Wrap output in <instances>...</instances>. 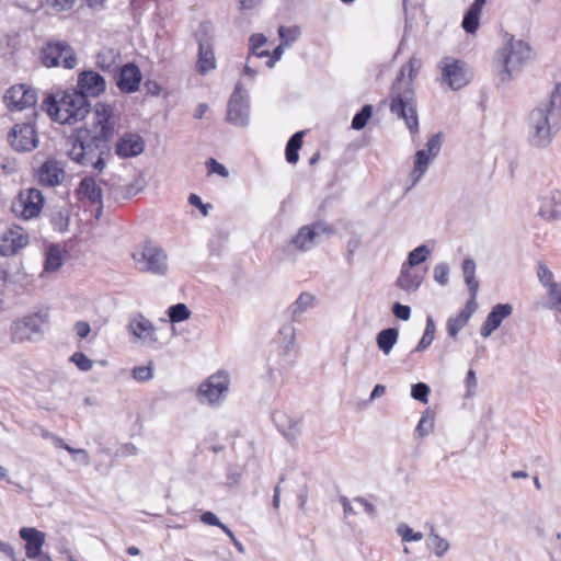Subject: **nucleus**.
Masks as SVG:
<instances>
[{
	"label": "nucleus",
	"instance_id": "1",
	"mask_svg": "<svg viewBox=\"0 0 561 561\" xmlns=\"http://www.w3.org/2000/svg\"><path fill=\"white\" fill-rule=\"evenodd\" d=\"M561 129V83H557L547 99L540 101L528 115L527 139L531 147L548 148Z\"/></svg>",
	"mask_w": 561,
	"mask_h": 561
},
{
	"label": "nucleus",
	"instance_id": "2",
	"mask_svg": "<svg viewBox=\"0 0 561 561\" xmlns=\"http://www.w3.org/2000/svg\"><path fill=\"white\" fill-rule=\"evenodd\" d=\"M421 68V60L411 58L407 65H403L399 71L396 81L392 84L390 111L392 114L404 119L410 133L419 131V117L416 111L415 93L413 90V76Z\"/></svg>",
	"mask_w": 561,
	"mask_h": 561
},
{
	"label": "nucleus",
	"instance_id": "3",
	"mask_svg": "<svg viewBox=\"0 0 561 561\" xmlns=\"http://www.w3.org/2000/svg\"><path fill=\"white\" fill-rule=\"evenodd\" d=\"M42 108L53 121L70 125L84 119L90 113L91 104L77 90H69L48 95L43 101Z\"/></svg>",
	"mask_w": 561,
	"mask_h": 561
},
{
	"label": "nucleus",
	"instance_id": "4",
	"mask_svg": "<svg viewBox=\"0 0 561 561\" xmlns=\"http://www.w3.org/2000/svg\"><path fill=\"white\" fill-rule=\"evenodd\" d=\"M106 134L95 135L89 129H80L71 140L69 157L83 167H92L98 171L105 168V159L110 157Z\"/></svg>",
	"mask_w": 561,
	"mask_h": 561
},
{
	"label": "nucleus",
	"instance_id": "5",
	"mask_svg": "<svg viewBox=\"0 0 561 561\" xmlns=\"http://www.w3.org/2000/svg\"><path fill=\"white\" fill-rule=\"evenodd\" d=\"M530 54L531 49L527 43L514 38L499 49L494 59V67L500 82L502 84L508 83L530 58Z\"/></svg>",
	"mask_w": 561,
	"mask_h": 561
},
{
	"label": "nucleus",
	"instance_id": "6",
	"mask_svg": "<svg viewBox=\"0 0 561 561\" xmlns=\"http://www.w3.org/2000/svg\"><path fill=\"white\" fill-rule=\"evenodd\" d=\"M131 256L135 267L140 272L164 275L168 271V256L165 252L151 242L137 248Z\"/></svg>",
	"mask_w": 561,
	"mask_h": 561
},
{
	"label": "nucleus",
	"instance_id": "7",
	"mask_svg": "<svg viewBox=\"0 0 561 561\" xmlns=\"http://www.w3.org/2000/svg\"><path fill=\"white\" fill-rule=\"evenodd\" d=\"M48 311H39L13 322L12 340L15 342L39 341L43 337L42 324L48 321Z\"/></svg>",
	"mask_w": 561,
	"mask_h": 561
},
{
	"label": "nucleus",
	"instance_id": "8",
	"mask_svg": "<svg viewBox=\"0 0 561 561\" xmlns=\"http://www.w3.org/2000/svg\"><path fill=\"white\" fill-rule=\"evenodd\" d=\"M230 379L229 375L220 370L209 376L202 382L197 390V398L199 402L209 405L219 404L226 397L229 390Z\"/></svg>",
	"mask_w": 561,
	"mask_h": 561
},
{
	"label": "nucleus",
	"instance_id": "9",
	"mask_svg": "<svg viewBox=\"0 0 561 561\" xmlns=\"http://www.w3.org/2000/svg\"><path fill=\"white\" fill-rule=\"evenodd\" d=\"M41 58L46 67L62 66L72 69L77 65V58L72 48L66 42H49L42 48Z\"/></svg>",
	"mask_w": 561,
	"mask_h": 561
},
{
	"label": "nucleus",
	"instance_id": "10",
	"mask_svg": "<svg viewBox=\"0 0 561 561\" xmlns=\"http://www.w3.org/2000/svg\"><path fill=\"white\" fill-rule=\"evenodd\" d=\"M44 205V196L37 188L21 191L12 203V211L23 219H32L39 215Z\"/></svg>",
	"mask_w": 561,
	"mask_h": 561
},
{
	"label": "nucleus",
	"instance_id": "11",
	"mask_svg": "<svg viewBox=\"0 0 561 561\" xmlns=\"http://www.w3.org/2000/svg\"><path fill=\"white\" fill-rule=\"evenodd\" d=\"M249 113V94L238 82L228 102L227 121L236 126H247Z\"/></svg>",
	"mask_w": 561,
	"mask_h": 561
},
{
	"label": "nucleus",
	"instance_id": "12",
	"mask_svg": "<svg viewBox=\"0 0 561 561\" xmlns=\"http://www.w3.org/2000/svg\"><path fill=\"white\" fill-rule=\"evenodd\" d=\"M439 68L442 82L447 83L453 90H459L468 84L469 71L463 61L445 57L440 60Z\"/></svg>",
	"mask_w": 561,
	"mask_h": 561
},
{
	"label": "nucleus",
	"instance_id": "13",
	"mask_svg": "<svg viewBox=\"0 0 561 561\" xmlns=\"http://www.w3.org/2000/svg\"><path fill=\"white\" fill-rule=\"evenodd\" d=\"M121 178L112 175L107 181H101L107 188L110 197L115 201L129 199L142 192L146 187V181L142 176H137L129 184H122Z\"/></svg>",
	"mask_w": 561,
	"mask_h": 561
},
{
	"label": "nucleus",
	"instance_id": "14",
	"mask_svg": "<svg viewBox=\"0 0 561 561\" xmlns=\"http://www.w3.org/2000/svg\"><path fill=\"white\" fill-rule=\"evenodd\" d=\"M3 100L10 111H23L36 104L37 93L26 84H16L5 92Z\"/></svg>",
	"mask_w": 561,
	"mask_h": 561
},
{
	"label": "nucleus",
	"instance_id": "15",
	"mask_svg": "<svg viewBox=\"0 0 561 561\" xmlns=\"http://www.w3.org/2000/svg\"><path fill=\"white\" fill-rule=\"evenodd\" d=\"M333 229L324 222L302 226L293 237L290 244L301 252H307L316 245V240L321 234H331Z\"/></svg>",
	"mask_w": 561,
	"mask_h": 561
},
{
	"label": "nucleus",
	"instance_id": "16",
	"mask_svg": "<svg viewBox=\"0 0 561 561\" xmlns=\"http://www.w3.org/2000/svg\"><path fill=\"white\" fill-rule=\"evenodd\" d=\"M11 147L16 151H31L38 145L34 126L31 124H16L8 136Z\"/></svg>",
	"mask_w": 561,
	"mask_h": 561
},
{
	"label": "nucleus",
	"instance_id": "17",
	"mask_svg": "<svg viewBox=\"0 0 561 561\" xmlns=\"http://www.w3.org/2000/svg\"><path fill=\"white\" fill-rule=\"evenodd\" d=\"M28 243V234L20 226H12L0 234V254L10 256Z\"/></svg>",
	"mask_w": 561,
	"mask_h": 561
},
{
	"label": "nucleus",
	"instance_id": "18",
	"mask_svg": "<svg viewBox=\"0 0 561 561\" xmlns=\"http://www.w3.org/2000/svg\"><path fill=\"white\" fill-rule=\"evenodd\" d=\"M36 175L43 186L55 187L66 178L65 165L61 161L49 158L38 168Z\"/></svg>",
	"mask_w": 561,
	"mask_h": 561
},
{
	"label": "nucleus",
	"instance_id": "19",
	"mask_svg": "<svg viewBox=\"0 0 561 561\" xmlns=\"http://www.w3.org/2000/svg\"><path fill=\"white\" fill-rule=\"evenodd\" d=\"M78 92L84 95L95 98L105 91L106 82L104 78L93 70L82 71L77 80Z\"/></svg>",
	"mask_w": 561,
	"mask_h": 561
},
{
	"label": "nucleus",
	"instance_id": "20",
	"mask_svg": "<svg viewBox=\"0 0 561 561\" xmlns=\"http://www.w3.org/2000/svg\"><path fill=\"white\" fill-rule=\"evenodd\" d=\"M141 72L135 64H127L116 72V84L122 92L133 93L138 90Z\"/></svg>",
	"mask_w": 561,
	"mask_h": 561
},
{
	"label": "nucleus",
	"instance_id": "21",
	"mask_svg": "<svg viewBox=\"0 0 561 561\" xmlns=\"http://www.w3.org/2000/svg\"><path fill=\"white\" fill-rule=\"evenodd\" d=\"M513 307L510 304H499L492 308L480 328V334L489 337L496 329L500 328L503 320L510 317Z\"/></svg>",
	"mask_w": 561,
	"mask_h": 561
},
{
	"label": "nucleus",
	"instance_id": "22",
	"mask_svg": "<svg viewBox=\"0 0 561 561\" xmlns=\"http://www.w3.org/2000/svg\"><path fill=\"white\" fill-rule=\"evenodd\" d=\"M76 193L80 201H88L92 205H98V213L101 211L103 188L94 178L84 176L80 181L79 186L76 190Z\"/></svg>",
	"mask_w": 561,
	"mask_h": 561
},
{
	"label": "nucleus",
	"instance_id": "23",
	"mask_svg": "<svg viewBox=\"0 0 561 561\" xmlns=\"http://www.w3.org/2000/svg\"><path fill=\"white\" fill-rule=\"evenodd\" d=\"M113 111L107 104L98 103L94 107V121L92 129H89L92 134L103 135L106 134V138L110 139L113 135Z\"/></svg>",
	"mask_w": 561,
	"mask_h": 561
},
{
	"label": "nucleus",
	"instance_id": "24",
	"mask_svg": "<svg viewBox=\"0 0 561 561\" xmlns=\"http://www.w3.org/2000/svg\"><path fill=\"white\" fill-rule=\"evenodd\" d=\"M145 149L142 138L137 134H126L118 139L115 152L122 158H130L140 154Z\"/></svg>",
	"mask_w": 561,
	"mask_h": 561
},
{
	"label": "nucleus",
	"instance_id": "25",
	"mask_svg": "<svg viewBox=\"0 0 561 561\" xmlns=\"http://www.w3.org/2000/svg\"><path fill=\"white\" fill-rule=\"evenodd\" d=\"M128 330L136 337L142 340L144 342L150 345L158 341L156 336V328L153 327L151 321L145 318L142 314H137L130 320L128 324Z\"/></svg>",
	"mask_w": 561,
	"mask_h": 561
},
{
	"label": "nucleus",
	"instance_id": "26",
	"mask_svg": "<svg viewBox=\"0 0 561 561\" xmlns=\"http://www.w3.org/2000/svg\"><path fill=\"white\" fill-rule=\"evenodd\" d=\"M20 537L26 541L25 551L30 559L41 556L42 547L45 542V534L33 527H23L20 529Z\"/></svg>",
	"mask_w": 561,
	"mask_h": 561
},
{
	"label": "nucleus",
	"instance_id": "27",
	"mask_svg": "<svg viewBox=\"0 0 561 561\" xmlns=\"http://www.w3.org/2000/svg\"><path fill=\"white\" fill-rule=\"evenodd\" d=\"M424 275L425 272L413 271L409 265L402 264L396 285L407 293H415L421 287Z\"/></svg>",
	"mask_w": 561,
	"mask_h": 561
},
{
	"label": "nucleus",
	"instance_id": "28",
	"mask_svg": "<svg viewBox=\"0 0 561 561\" xmlns=\"http://www.w3.org/2000/svg\"><path fill=\"white\" fill-rule=\"evenodd\" d=\"M539 214L549 220L558 219L561 215V191L552 190L548 196L545 197Z\"/></svg>",
	"mask_w": 561,
	"mask_h": 561
},
{
	"label": "nucleus",
	"instance_id": "29",
	"mask_svg": "<svg viewBox=\"0 0 561 561\" xmlns=\"http://www.w3.org/2000/svg\"><path fill=\"white\" fill-rule=\"evenodd\" d=\"M273 420L278 430L289 439H293L299 433L300 421L288 416L282 411L273 414Z\"/></svg>",
	"mask_w": 561,
	"mask_h": 561
},
{
	"label": "nucleus",
	"instance_id": "30",
	"mask_svg": "<svg viewBox=\"0 0 561 561\" xmlns=\"http://www.w3.org/2000/svg\"><path fill=\"white\" fill-rule=\"evenodd\" d=\"M216 68V59L211 46L208 43H199L197 69L201 75Z\"/></svg>",
	"mask_w": 561,
	"mask_h": 561
},
{
	"label": "nucleus",
	"instance_id": "31",
	"mask_svg": "<svg viewBox=\"0 0 561 561\" xmlns=\"http://www.w3.org/2000/svg\"><path fill=\"white\" fill-rule=\"evenodd\" d=\"M434 157L430 156L425 150H419L415 153L414 168L410 173L412 186H414L425 174L431 161Z\"/></svg>",
	"mask_w": 561,
	"mask_h": 561
},
{
	"label": "nucleus",
	"instance_id": "32",
	"mask_svg": "<svg viewBox=\"0 0 561 561\" xmlns=\"http://www.w3.org/2000/svg\"><path fill=\"white\" fill-rule=\"evenodd\" d=\"M399 339V331L396 328H388L381 330L376 336L378 348L385 354L389 355Z\"/></svg>",
	"mask_w": 561,
	"mask_h": 561
},
{
	"label": "nucleus",
	"instance_id": "33",
	"mask_svg": "<svg viewBox=\"0 0 561 561\" xmlns=\"http://www.w3.org/2000/svg\"><path fill=\"white\" fill-rule=\"evenodd\" d=\"M119 54L112 48L102 49L96 56V65L105 72L116 71Z\"/></svg>",
	"mask_w": 561,
	"mask_h": 561
},
{
	"label": "nucleus",
	"instance_id": "34",
	"mask_svg": "<svg viewBox=\"0 0 561 561\" xmlns=\"http://www.w3.org/2000/svg\"><path fill=\"white\" fill-rule=\"evenodd\" d=\"M64 263V250L56 244L49 245L45 252L44 271L56 272Z\"/></svg>",
	"mask_w": 561,
	"mask_h": 561
},
{
	"label": "nucleus",
	"instance_id": "35",
	"mask_svg": "<svg viewBox=\"0 0 561 561\" xmlns=\"http://www.w3.org/2000/svg\"><path fill=\"white\" fill-rule=\"evenodd\" d=\"M314 297L309 293H301L298 298L289 306L288 312L294 320L313 306Z\"/></svg>",
	"mask_w": 561,
	"mask_h": 561
},
{
	"label": "nucleus",
	"instance_id": "36",
	"mask_svg": "<svg viewBox=\"0 0 561 561\" xmlns=\"http://www.w3.org/2000/svg\"><path fill=\"white\" fill-rule=\"evenodd\" d=\"M45 438H50L54 446L57 447V448H62L65 450H67L69 454L71 455H78V456H81V465L83 466H89L90 465V457H89V454L85 449H81V448H72L71 446H69L68 444L65 443V440L58 436H55V435H51L49 433H45L43 435Z\"/></svg>",
	"mask_w": 561,
	"mask_h": 561
},
{
	"label": "nucleus",
	"instance_id": "37",
	"mask_svg": "<svg viewBox=\"0 0 561 561\" xmlns=\"http://www.w3.org/2000/svg\"><path fill=\"white\" fill-rule=\"evenodd\" d=\"M302 136L304 131H297L289 138L285 151L286 160L288 163L295 164L298 162V151L302 145Z\"/></svg>",
	"mask_w": 561,
	"mask_h": 561
},
{
	"label": "nucleus",
	"instance_id": "38",
	"mask_svg": "<svg viewBox=\"0 0 561 561\" xmlns=\"http://www.w3.org/2000/svg\"><path fill=\"white\" fill-rule=\"evenodd\" d=\"M476 262L467 257L462 262V273L468 289H479V282L476 278Z\"/></svg>",
	"mask_w": 561,
	"mask_h": 561
},
{
	"label": "nucleus",
	"instance_id": "39",
	"mask_svg": "<svg viewBox=\"0 0 561 561\" xmlns=\"http://www.w3.org/2000/svg\"><path fill=\"white\" fill-rule=\"evenodd\" d=\"M480 15H481V11H478L472 8L468 9V11L466 12V14L463 16L462 23H461V26L463 27V30L467 33H469V34L476 33V31L478 30L479 24H480Z\"/></svg>",
	"mask_w": 561,
	"mask_h": 561
},
{
	"label": "nucleus",
	"instance_id": "40",
	"mask_svg": "<svg viewBox=\"0 0 561 561\" xmlns=\"http://www.w3.org/2000/svg\"><path fill=\"white\" fill-rule=\"evenodd\" d=\"M431 251L427 248V245L422 244L412 250L409 255L407 262H404V265H409L410 267H414L421 263H423L427 256L430 255Z\"/></svg>",
	"mask_w": 561,
	"mask_h": 561
},
{
	"label": "nucleus",
	"instance_id": "41",
	"mask_svg": "<svg viewBox=\"0 0 561 561\" xmlns=\"http://www.w3.org/2000/svg\"><path fill=\"white\" fill-rule=\"evenodd\" d=\"M470 317L467 316L463 311H460L456 317L450 318L447 321V331L448 334L453 337H455L459 331L465 328V325L468 323Z\"/></svg>",
	"mask_w": 561,
	"mask_h": 561
},
{
	"label": "nucleus",
	"instance_id": "42",
	"mask_svg": "<svg viewBox=\"0 0 561 561\" xmlns=\"http://www.w3.org/2000/svg\"><path fill=\"white\" fill-rule=\"evenodd\" d=\"M428 545L437 557L444 556L446 551L449 549L448 541L439 537L437 534H435L434 528H432L431 530L428 537Z\"/></svg>",
	"mask_w": 561,
	"mask_h": 561
},
{
	"label": "nucleus",
	"instance_id": "43",
	"mask_svg": "<svg viewBox=\"0 0 561 561\" xmlns=\"http://www.w3.org/2000/svg\"><path fill=\"white\" fill-rule=\"evenodd\" d=\"M168 316L170 318V321L175 323L187 320L191 316V311L186 305L176 304L168 309Z\"/></svg>",
	"mask_w": 561,
	"mask_h": 561
},
{
	"label": "nucleus",
	"instance_id": "44",
	"mask_svg": "<svg viewBox=\"0 0 561 561\" xmlns=\"http://www.w3.org/2000/svg\"><path fill=\"white\" fill-rule=\"evenodd\" d=\"M373 115V106L367 104L362 107V110L353 117L352 128L356 130L363 129L368 119Z\"/></svg>",
	"mask_w": 561,
	"mask_h": 561
},
{
	"label": "nucleus",
	"instance_id": "45",
	"mask_svg": "<svg viewBox=\"0 0 561 561\" xmlns=\"http://www.w3.org/2000/svg\"><path fill=\"white\" fill-rule=\"evenodd\" d=\"M278 35L283 42L282 44L289 46L298 39L300 30L298 26L286 27L282 25L278 27Z\"/></svg>",
	"mask_w": 561,
	"mask_h": 561
},
{
	"label": "nucleus",
	"instance_id": "46",
	"mask_svg": "<svg viewBox=\"0 0 561 561\" xmlns=\"http://www.w3.org/2000/svg\"><path fill=\"white\" fill-rule=\"evenodd\" d=\"M537 277L540 282V284L548 289L552 285L557 284L553 279V273L550 271V268L542 262L538 263L537 266Z\"/></svg>",
	"mask_w": 561,
	"mask_h": 561
},
{
	"label": "nucleus",
	"instance_id": "47",
	"mask_svg": "<svg viewBox=\"0 0 561 561\" xmlns=\"http://www.w3.org/2000/svg\"><path fill=\"white\" fill-rule=\"evenodd\" d=\"M428 415H430V412L426 411L422 415V417L420 419V421L415 427V434L419 437H425V436L430 435V433L434 428V420L432 417L430 419Z\"/></svg>",
	"mask_w": 561,
	"mask_h": 561
},
{
	"label": "nucleus",
	"instance_id": "48",
	"mask_svg": "<svg viewBox=\"0 0 561 561\" xmlns=\"http://www.w3.org/2000/svg\"><path fill=\"white\" fill-rule=\"evenodd\" d=\"M430 387L424 382H419L412 386L411 397L422 403L428 402Z\"/></svg>",
	"mask_w": 561,
	"mask_h": 561
},
{
	"label": "nucleus",
	"instance_id": "49",
	"mask_svg": "<svg viewBox=\"0 0 561 561\" xmlns=\"http://www.w3.org/2000/svg\"><path fill=\"white\" fill-rule=\"evenodd\" d=\"M397 533L402 537V540L408 541H421L423 539L422 533H415L407 524H400L397 528Z\"/></svg>",
	"mask_w": 561,
	"mask_h": 561
},
{
	"label": "nucleus",
	"instance_id": "50",
	"mask_svg": "<svg viewBox=\"0 0 561 561\" xmlns=\"http://www.w3.org/2000/svg\"><path fill=\"white\" fill-rule=\"evenodd\" d=\"M70 362L82 371H89L93 367V362L81 352L73 353L70 357Z\"/></svg>",
	"mask_w": 561,
	"mask_h": 561
},
{
	"label": "nucleus",
	"instance_id": "51",
	"mask_svg": "<svg viewBox=\"0 0 561 561\" xmlns=\"http://www.w3.org/2000/svg\"><path fill=\"white\" fill-rule=\"evenodd\" d=\"M442 141H443V135H442V133H437L428 139V141L425 145L424 150L427 153H430V156L435 158L440 151Z\"/></svg>",
	"mask_w": 561,
	"mask_h": 561
},
{
	"label": "nucleus",
	"instance_id": "52",
	"mask_svg": "<svg viewBox=\"0 0 561 561\" xmlns=\"http://www.w3.org/2000/svg\"><path fill=\"white\" fill-rule=\"evenodd\" d=\"M547 293L551 298L550 308L561 312V285L559 283L552 285L547 289Z\"/></svg>",
	"mask_w": 561,
	"mask_h": 561
},
{
	"label": "nucleus",
	"instance_id": "53",
	"mask_svg": "<svg viewBox=\"0 0 561 561\" xmlns=\"http://www.w3.org/2000/svg\"><path fill=\"white\" fill-rule=\"evenodd\" d=\"M449 266L446 263H439L434 267V279L445 286L448 283Z\"/></svg>",
	"mask_w": 561,
	"mask_h": 561
},
{
	"label": "nucleus",
	"instance_id": "54",
	"mask_svg": "<svg viewBox=\"0 0 561 561\" xmlns=\"http://www.w3.org/2000/svg\"><path fill=\"white\" fill-rule=\"evenodd\" d=\"M131 374L137 381H148L153 377L151 365L135 367Z\"/></svg>",
	"mask_w": 561,
	"mask_h": 561
},
{
	"label": "nucleus",
	"instance_id": "55",
	"mask_svg": "<svg viewBox=\"0 0 561 561\" xmlns=\"http://www.w3.org/2000/svg\"><path fill=\"white\" fill-rule=\"evenodd\" d=\"M392 312L396 318L408 321L411 318V308L400 302H396L392 306Z\"/></svg>",
	"mask_w": 561,
	"mask_h": 561
},
{
	"label": "nucleus",
	"instance_id": "56",
	"mask_svg": "<svg viewBox=\"0 0 561 561\" xmlns=\"http://www.w3.org/2000/svg\"><path fill=\"white\" fill-rule=\"evenodd\" d=\"M478 290L479 289H474V290L473 289H469L470 298L468 299L465 309L461 310L465 313H467V316H469L470 318L476 312V310L478 309V304H477Z\"/></svg>",
	"mask_w": 561,
	"mask_h": 561
},
{
	"label": "nucleus",
	"instance_id": "57",
	"mask_svg": "<svg viewBox=\"0 0 561 561\" xmlns=\"http://www.w3.org/2000/svg\"><path fill=\"white\" fill-rule=\"evenodd\" d=\"M279 333L285 336L286 345L284 347L285 352H287L294 344L295 341V331L293 327H284L279 330Z\"/></svg>",
	"mask_w": 561,
	"mask_h": 561
},
{
	"label": "nucleus",
	"instance_id": "58",
	"mask_svg": "<svg viewBox=\"0 0 561 561\" xmlns=\"http://www.w3.org/2000/svg\"><path fill=\"white\" fill-rule=\"evenodd\" d=\"M265 43H266V37L263 34H261V33L253 34L250 37L251 53H255L260 47L264 46Z\"/></svg>",
	"mask_w": 561,
	"mask_h": 561
},
{
	"label": "nucleus",
	"instance_id": "59",
	"mask_svg": "<svg viewBox=\"0 0 561 561\" xmlns=\"http://www.w3.org/2000/svg\"><path fill=\"white\" fill-rule=\"evenodd\" d=\"M201 520L206 525L217 526L219 528H221V526L224 525L213 512L203 513L201 516Z\"/></svg>",
	"mask_w": 561,
	"mask_h": 561
},
{
	"label": "nucleus",
	"instance_id": "60",
	"mask_svg": "<svg viewBox=\"0 0 561 561\" xmlns=\"http://www.w3.org/2000/svg\"><path fill=\"white\" fill-rule=\"evenodd\" d=\"M188 203L191 205H193V206L198 207L201 209L202 214L204 216H207L209 205L208 204H204L199 196H197L196 194H191L188 196Z\"/></svg>",
	"mask_w": 561,
	"mask_h": 561
},
{
	"label": "nucleus",
	"instance_id": "61",
	"mask_svg": "<svg viewBox=\"0 0 561 561\" xmlns=\"http://www.w3.org/2000/svg\"><path fill=\"white\" fill-rule=\"evenodd\" d=\"M75 331L77 333V335L81 339H84L89 335L90 331H91V328H90V324L85 321H78L76 324H75Z\"/></svg>",
	"mask_w": 561,
	"mask_h": 561
},
{
	"label": "nucleus",
	"instance_id": "62",
	"mask_svg": "<svg viewBox=\"0 0 561 561\" xmlns=\"http://www.w3.org/2000/svg\"><path fill=\"white\" fill-rule=\"evenodd\" d=\"M434 341V336L430 335L428 333H423V336L421 337L420 342L414 348V352H423L425 351Z\"/></svg>",
	"mask_w": 561,
	"mask_h": 561
},
{
	"label": "nucleus",
	"instance_id": "63",
	"mask_svg": "<svg viewBox=\"0 0 561 561\" xmlns=\"http://www.w3.org/2000/svg\"><path fill=\"white\" fill-rule=\"evenodd\" d=\"M76 0H47L48 4L57 11L69 9Z\"/></svg>",
	"mask_w": 561,
	"mask_h": 561
},
{
	"label": "nucleus",
	"instance_id": "64",
	"mask_svg": "<svg viewBox=\"0 0 561 561\" xmlns=\"http://www.w3.org/2000/svg\"><path fill=\"white\" fill-rule=\"evenodd\" d=\"M209 164H210V171L211 172L217 173V174H219L221 176H228L229 172H228L227 168L224 164L217 162L213 158L209 159Z\"/></svg>",
	"mask_w": 561,
	"mask_h": 561
}]
</instances>
